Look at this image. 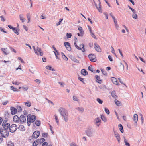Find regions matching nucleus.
I'll use <instances>...</instances> for the list:
<instances>
[{"instance_id":"38","label":"nucleus","mask_w":146,"mask_h":146,"mask_svg":"<svg viewBox=\"0 0 146 146\" xmlns=\"http://www.w3.org/2000/svg\"><path fill=\"white\" fill-rule=\"evenodd\" d=\"M42 146H52V145L51 144H50L48 146V143L44 142L42 144Z\"/></svg>"},{"instance_id":"47","label":"nucleus","mask_w":146,"mask_h":146,"mask_svg":"<svg viewBox=\"0 0 146 146\" xmlns=\"http://www.w3.org/2000/svg\"><path fill=\"white\" fill-rule=\"evenodd\" d=\"M74 45L76 47V48L78 49L79 50H82V48L80 47H79L76 44V42H75L74 43Z\"/></svg>"},{"instance_id":"63","label":"nucleus","mask_w":146,"mask_h":146,"mask_svg":"<svg viewBox=\"0 0 146 146\" xmlns=\"http://www.w3.org/2000/svg\"><path fill=\"white\" fill-rule=\"evenodd\" d=\"M52 47L53 48V49H54V50L55 51H54L56 53V52L57 53H58V50L56 49V48L54 47V45H53L52 46Z\"/></svg>"},{"instance_id":"24","label":"nucleus","mask_w":146,"mask_h":146,"mask_svg":"<svg viewBox=\"0 0 146 146\" xmlns=\"http://www.w3.org/2000/svg\"><path fill=\"white\" fill-rule=\"evenodd\" d=\"M10 88L11 90L15 92H19L20 90L19 89L15 88L13 86H10Z\"/></svg>"},{"instance_id":"26","label":"nucleus","mask_w":146,"mask_h":146,"mask_svg":"<svg viewBox=\"0 0 146 146\" xmlns=\"http://www.w3.org/2000/svg\"><path fill=\"white\" fill-rule=\"evenodd\" d=\"M78 30L80 31V32L82 36H83L84 31L82 29V28L80 26H79L78 27Z\"/></svg>"},{"instance_id":"17","label":"nucleus","mask_w":146,"mask_h":146,"mask_svg":"<svg viewBox=\"0 0 146 146\" xmlns=\"http://www.w3.org/2000/svg\"><path fill=\"white\" fill-rule=\"evenodd\" d=\"M99 1V3H98V5L97 6L96 4H95V6L96 7L97 9H98V10L99 12H102L101 9L100 7L101 5H100V4L101 3L99 0H98Z\"/></svg>"},{"instance_id":"10","label":"nucleus","mask_w":146,"mask_h":146,"mask_svg":"<svg viewBox=\"0 0 146 146\" xmlns=\"http://www.w3.org/2000/svg\"><path fill=\"white\" fill-rule=\"evenodd\" d=\"M64 45L67 50L69 51L71 50V48L70 47V44L68 42H65L64 43Z\"/></svg>"},{"instance_id":"54","label":"nucleus","mask_w":146,"mask_h":146,"mask_svg":"<svg viewBox=\"0 0 146 146\" xmlns=\"http://www.w3.org/2000/svg\"><path fill=\"white\" fill-rule=\"evenodd\" d=\"M45 141V139L44 138H42L40 139L39 142L40 143H43V142H44Z\"/></svg>"},{"instance_id":"25","label":"nucleus","mask_w":146,"mask_h":146,"mask_svg":"<svg viewBox=\"0 0 146 146\" xmlns=\"http://www.w3.org/2000/svg\"><path fill=\"white\" fill-rule=\"evenodd\" d=\"M101 118L102 119V121H104V122H106L107 121V120L106 118L105 117V116L102 115H101Z\"/></svg>"},{"instance_id":"23","label":"nucleus","mask_w":146,"mask_h":146,"mask_svg":"<svg viewBox=\"0 0 146 146\" xmlns=\"http://www.w3.org/2000/svg\"><path fill=\"white\" fill-rule=\"evenodd\" d=\"M19 17L20 20L22 22H24L25 21V19L23 18V14L19 15Z\"/></svg>"},{"instance_id":"1","label":"nucleus","mask_w":146,"mask_h":146,"mask_svg":"<svg viewBox=\"0 0 146 146\" xmlns=\"http://www.w3.org/2000/svg\"><path fill=\"white\" fill-rule=\"evenodd\" d=\"M58 111L61 115L64 118V121L66 122H67L69 119V115L68 111L65 108L60 107L58 110Z\"/></svg>"},{"instance_id":"57","label":"nucleus","mask_w":146,"mask_h":146,"mask_svg":"<svg viewBox=\"0 0 146 146\" xmlns=\"http://www.w3.org/2000/svg\"><path fill=\"white\" fill-rule=\"evenodd\" d=\"M12 83L13 84H15V85H18L20 83L19 82H16V81L14 82V81H13L12 82Z\"/></svg>"},{"instance_id":"52","label":"nucleus","mask_w":146,"mask_h":146,"mask_svg":"<svg viewBox=\"0 0 146 146\" xmlns=\"http://www.w3.org/2000/svg\"><path fill=\"white\" fill-rule=\"evenodd\" d=\"M88 69L89 70L91 71L92 72H94L93 70L92 67V66H88Z\"/></svg>"},{"instance_id":"62","label":"nucleus","mask_w":146,"mask_h":146,"mask_svg":"<svg viewBox=\"0 0 146 146\" xmlns=\"http://www.w3.org/2000/svg\"><path fill=\"white\" fill-rule=\"evenodd\" d=\"M108 58L110 61H113L112 58L110 55H109L108 56Z\"/></svg>"},{"instance_id":"9","label":"nucleus","mask_w":146,"mask_h":146,"mask_svg":"<svg viewBox=\"0 0 146 146\" xmlns=\"http://www.w3.org/2000/svg\"><path fill=\"white\" fill-rule=\"evenodd\" d=\"M40 132L38 131H34L32 135V137L35 138H37L40 135Z\"/></svg>"},{"instance_id":"41","label":"nucleus","mask_w":146,"mask_h":146,"mask_svg":"<svg viewBox=\"0 0 146 146\" xmlns=\"http://www.w3.org/2000/svg\"><path fill=\"white\" fill-rule=\"evenodd\" d=\"M55 118L56 123L58 125L59 124V119L56 114L54 115Z\"/></svg>"},{"instance_id":"16","label":"nucleus","mask_w":146,"mask_h":146,"mask_svg":"<svg viewBox=\"0 0 146 146\" xmlns=\"http://www.w3.org/2000/svg\"><path fill=\"white\" fill-rule=\"evenodd\" d=\"M111 80L114 84L117 85L119 84L118 83V81L116 78L114 77H112L111 78Z\"/></svg>"},{"instance_id":"5","label":"nucleus","mask_w":146,"mask_h":146,"mask_svg":"<svg viewBox=\"0 0 146 146\" xmlns=\"http://www.w3.org/2000/svg\"><path fill=\"white\" fill-rule=\"evenodd\" d=\"M88 57L91 61L95 62L97 60L96 55L93 54H89L88 55Z\"/></svg>"},{"instance_id":"49","label":"nucleus","mask_w":146,"mask_h":146,"mask_svg":"<svg viewBox=\"0 0 146 146\" xmlns=\"http://www.w3.org/2000/svg\"><path fill=\"white\" fill-rule=\"evenodd\" d=\"M63 20V19H62V18L60 19H59V22L56 23V25L58 26V25H59L60 24L61 22Z\"/></svg>"},{"instance_id":"6","label":"nucleus","mask_w":146,"mask_h":146,"mask_svg":"<svg viewBox=\"0 0 146 146\" xmlns=\"http://www.w3.org/2000/svg\"><path fill=\"white\" fill-rule=\"evenodd\" d=\"M26 120L25 116L22 115L19 117V123L21 124H23L26 123Z\"/></svg>"},{"instance_id":"22","label":"nucleus","mask_w":146,"mask_h":146,"mask_svg":"<svg viewBox=\"0 0 146 146\" xmlns=\"http://www.w3.org/2000/svg\"><path fill=\"white\" fill-rule=\"evenodd\" d=\"M118 127L121 132L122 133H123L124 132V130L122 125L121 124H119L118 125Z\"/></svg>"},{"instance_id":"43","label":"nucleus","mask_w":146,"mask_h":146,"mask_svg":"<svg viewBox=\"0 0 146 146\" xmlns=\"http://www.w3.org/2000/svg\"><path fill=\"white\" fill-rule=\"evenodd\" d=\"M124 142L126 146H130V144L127 141L126 139H124Z\"/></svg>"},{"instance_id":"56","label":"nucleus","mask_w":146,"mask_h":146,"mask_svg":"<svg viewBox=\"0 0 146 146\" xmlns=\"http://www.w3.org/2000/svg\"><path fill=\"white\" fill-rule=\"evenodd\" d=\"M101 71L104 75H106L107 74L106 72L104 69L101 70Z\"/></svg>"},{"instance_id":"46","label":"nucleus","mask_w":146,"mask_h":146,"mask_svg":"<svg viewBox=\"0 0 146 146\" xmlns=\"http://www.w3.org/2000/svg\"><path fill=\"white\" fill-rule=\"evenodd\" d=\"M17 110H18L19 112H20L22 110L21 107L20 106H17Z\"/></svg>"},{"instance_id":"33","label":"nucleus","mask_w":146,"mask_h":146,"mask_svg":"<svg viewBox=\"0 0 146 146\" xmlns=\"http://www.w3.org/2000/svg\"><path fill=\"white\" fill-rule=\"evenodd\" d=\"M38 143V140H36L33 143V146H37Z\"/></svg>"},{"instance_id":"44","label":"nucleus","mask_w":146,"mask_h":146,"mask_svg":"<svg viewBox=\"0 0 146 146\" xmlns=\"http://www.w3.org/2000/svg\"><path fill=\"white\" fill-rule=\"evenodd\" d=\"M97 101L100 104H101L103 103V101L99 98H97Z\"/></svg>"},{"instance_id":"51","label":"nucleus","mask_w":146,"mask_h":146,"mask_svg":"<svg viewBox=\"0 0 146 146\" xmlns=\"http://www.w3.org/2000/svg\"><path fill=\"white\" fill-rule=\"evenodd\" d=\"M133 17L135 19H137V15L135 13H134L132 15Z\"/></svg>"},{"instance_id":"35","label":"nucleus","mask_w":146,"mask_h":146,"mask_svg":"<svg viewBox=\"0 0 146 146\" xmlns=\"http://www.w3.org/2000/svg\"><path fill=\"white\" fill-rule=\"evenodd\" d=\"M35 123L37 126H39L40 125V121L39 120H36L35 121Z\"/></svg>"},{"instance_id":"29","label":"nucleus","mask_w":146,"mask_h":146,"mask_svg":"<svg viewBox=\"0 0 146 146\" xmlns=\"http://www.w3.org/2000/svg\"><path fill=\"white\" fill-rule=\"evenodd\" d=\"M76 109L82 113L84 111V109L82 107H78L76 108Z\"/></svg>"},{"instance_id":"2","label":"nucleus","mask_w":146,"mask_h":146,"mask_svg":"<svg viewBox=\"0 0 146 146\" xmlns=\"http://www.w3.org/2000/svg\"><path fill=\"white\" fill-rule=\"evenodd\" d=\"M36 119L35 115H31V114H28L27 116V122L28 126H30L31 123H33L35 120Z\"/></svg>"},{"instance_id":"61","label":"nucleus","mask_w":146,"mask_h":146,"mask_svg":"<svg viewBox=\"0 0 146 146\" xmlns=\"http://www.w3.org/2000/svg\"><path fill=\"white\" fill-rule=\"evenodd\" d=\"M48 135V133H44L42 134V137H47Z\"/></svg>"},{"instance_id":"18","label":"nucleus","mask_w":146,"mask_h":146,"mask_svg":"<svg viewBox=\"0 0 146 146\" xmlns=\"http://www.w3.org/2000/svg\"><path fill=\"white\" fill-rule=\"evenodd\" d=\"M96 79V82H97L101 84L102 82V80L100 79V78L99 76L98 75H96L95 76Z\"/></svg>"},{"instance_id":"20","label":"nucleus","mask_w":146,"mask_h":146,"mask_svg":"<svg viewBox=\"0 0 146 146\" xmlns=\"http://www.w3.org/2000/svg\"><path fill=\"white\" fill-rule=\"evenodd\" d=\"M81 73L84 76L87 75L88 74V72L85 69H82L81 71Z\"/></svg>"},{"instance_id":"39","label":"nucleus","mask_w":146,"mask_h":146,"mask_svg":"<svg viewBox=\"0 0 146 146\" xmlns=\"http://www.w3.org/2000/svg\"><path fill=\"white\" fill-rule=\"evenodd\" d=\"M7 146H14V144L12 142L10 141L8 142Z\"/></svg>"},{"instance_id":"64","label":"nucleus","mask_w":146,"mask_h":146,"mask_svg":"<svg viewBox=\"0 0 146 146\" xmlns=\"http://www.w3.org/2000/svg\"><path fill=\"white\" fill-rule=\"evenodd\" d=\"M23 28L25 29V31H27L28 30V29L27 26L25 25H23Z\"/></svg>"},{"instance_id":"4","label":"nucleus","mask_w":146,"mask_h":146,"mask_svg":"<svg viewBox=\"0 0 146 146\" xmlns=\"http://www.w3.org/2000/svg\"><path fill=\"white\" fill-rule=\"evenodd\" d=\"M17 127L16 124H12L9 128V131L12 133L15 132L17 129Z\"/></svg>"},{"instance_id":"32","label":"nucleus","mask_w":146,"mask_h":146,"mask_svg":"<svg viewBox=\"0 0 146 146\" xmlns=\"http://www.w3.org/2000/svg\"><path fill=\"white\" fill-rule=\"evenodd\" d=\"M80 47H82V52H84L85 51V48H84V46L83 44H81L80 45Z\"/></svg>"},{"instance_id":"60","label":"nucleus","mask_w":146,"mask_h":146,"mask_svg":"<svg viewBox=\"0 0 146 146\" xmlns=\"http://www.w3.org/2000/svg\"><path fill=\"white\" fill-rule=\"evenodd\" d=\"M52 68V67L51 66L48 65L46 66V69H49L50 70H51Z\"/></svg>"},{"instance_id":"53","label":"nucleus","mask_w":146,"mask_h":146,"mask_svg":"<svg viewBox=\"0 0 146 146\" xmlns=\"http://www.w3.org/2000/svg\"><path fill=\"white\" fill-rule=\"evenodd\" d=\"M73 99L75 101H78L79 100L77 97L75 96H73Z\"/></svg>"},{"instance_id":"15","label":"nucleus","mask_w":146,"mask_h":146,"mask_svg":"<svg viewBox=\"0 0 146 146\" xmlns=\"http://www.w3.org/2000/svg\"><path fill=\"white\" fill-rule=\"evenodd\" d=\"M13 119L15 122L18 123H19V117L17 115L14 116L13 117Z\"/></svg>"},{"instance_id":"37","label":"nucleus","mask_w":146,"mask_h":146,"mask_svg":"<svg viewBox=\"0 0 146 146\" xmlns=\"http://www.w3.org/2000/svg\"><path fill=\"white\" fill-rule=\"evenodd\" d=\"M25 104L28 107H30L31 106V103L29 101H27L24 102Z\"/></svg>"},{"instance_id":"48","label":"nucleus","mask_w":146,"mask_h":146,"mask_svg":"<svg viewBox=\"0 0 146 146\" xmlns=\"http://www.w3.org/2000/svg\"><path fill=\"white\" fill-rule=\"evenodd\" d=\"M8 27L10 29H12L13 31V30H14V29H15L16 27H13V26H11V25H8Z\"/></svg>"},{"instance_id":"13","label":"nucleus","mask_w":146,"mask_h":146,"mask_svg":"<svg viewBox=\"0 0 146 146\" xmlns=\"http://www.w3.org/2000/svg\"><path fill=\"white\" fill-rule=\"evenodd\" d=\"M94 48L98 52H100L101 50L100 46L96 43L94 44Z\"/></svg>"},{"instance_id":"30","label":"nucleus","mask_w":146,"mask_h":146,"mask_svg":"<svg viewBox=\"0 0 146 146\" xmlns=\"http://www.w3.org/2000/svg\"><path fill=\"white\" fill-rule=\"evenodd\" d=\"M114 101H115V102L117 106H120L121 105L120 103V102L119 101H118V100H117V99H115Z\"/></svg>"},{"instance_id":"11","label":"nucleus","mask_w":146,"mask_h":146,"mask_svg":"<svg viewBox=\"0 0 146 146\" xmlns=\"http://www.w3.org/2000/svg\"><path fill=\"white\" fill-rule=\"evenodd\" d=\"M94 123L98 127L100 125L101 120L99 118L97 117L94 119Z\"/></svg>"},{"instance_id":"58","label":"nucleus","mask_w":146,"mask_h":146,"mask_svg":"<svg viewBox=\"0 0 146 146\" xmlns=\"http://www.w3.org/2000/svg\"><path fill=\"white\" fill-rule=\"evenodd\" d=\"M35 82L37 84H40V80L39 79H37L35 80Z\"/></svg>"},{"instance_id":"12","label":"nucleus","mask_w":146,"mask_h":146,"mask_svg":"<svg viewBox=\"0 0 146 146\" xmlns=\"http://www.w3.org/2000/svg\"><path fill=\"white\" fill-rule=\"evenodd\" d=\"M10 110L11 113L13 115L16 114L17 113V109L14 107H11Z\"/></svg>"},{"instance_id":"45","label":"nucleus","mask_w":146,"mask_h":146,"mask_svg":"<svg viewBox=\"0 0 146 146\" xmlns=\"http://www.w3.org/2000/svg\"><path fill=\"white\" fill-rule=\"evenodd\" d=\"M128 7L129 8V9L132 11V12L133 13H136V10H135L134 9L132 8L129 5H128Z\"/></svg>"},{"instance_id":"31","label":"nucleus","mask_w":146,"mask_h":146,"mask_svg":"<svg viewBox=\"0 0 146 146\" xmlns=\"http://www.w3.org/2000/svg\"><path fill=\"white\" fill-rule=\"evenodd\" d=\"M7 48H1V50L3 52L5 55H7L8 54V53H7L6 52V49Z\"/></svg>"},{"instance_id":"55","label":"nucleus","mask_w":146,"mask_h":146,"mask_svg":"<svg viewBox=\"0 0 146 146\" xmlns=\"http://www.w3.org/2000/svg\"><path fill=\"white\" fill-rule=\"evenodd\" d=\"M72 36V35L71 33H67L66 34V36L67 38H70Z\"/></svg>"},{"instance_id":"50","label":"nucleus","mask_w":146,"mask_h":146,"mask_svg":"<svg viewBox=\"0 0 146 146\" xmlns=\"http://www.w3.org/2000/svg\"><path fill=\"white\" fill-rule=\"evenodd\" d=\"M90 34L91 36L93 38H95L96 39H97V38H96V37L95 36L94 34L92 32L90 33Z\"/></svg>"},{"instance_id":"3","label":"nucleus","mask_w":146,"mask_h":146,"mask_svg":"<svg viewBox=\"0 0 146 146\" xmlns=\"http://www.w3.org/2000/svg\"><path fill=\"white\" fill-rule=\"evenodd\" d=\"M86 135L88 137H91L93 136V131L91 127L87 128L85 131Z\"/></svg>"},{"instance_id":"19","label":"nucleus","mask_w":146,"mask_h":146,"mask_svg":"<svg viewBox=\"0 0 146 146\" xmlns=\"http://www.w3.org/2000/svg\"><path fill=\"white\" fill-rule=\"evenodd\" d=\"M138 120V115L136 114H135L133 115V120L135 123H137Z\"/></svg>"},{"instance_id":"59","label":"nucleus","mask_w":146,"mask_h":146,"mask_svg":"<svg viewBox=\"0 0 146 146\" xmlns=\"http://www.w3.org/2000/svg\"><path fill=\"white\" fill-rule=\"evenodd\" d=\"M140 115L141 116V121L142 123L144 121V119L143 117V116L142 114H140Z\"/></svg>"},{"instance_id":"42","label":"nucleus","mask_w":146,"mask_h":146,"mask_svg":"<svg viewBox=\"0 0 146 146\" xmlns=\"http://www.w3.org/2000/svg\"><path fill=\"white\" fill-rule=\"evenodd\" d=\"M105 111L106 113L108 115L110 113V111L109 110L106 108H105Z\"/></svg>"},{"instance_id":"36","label":"nucleus","mask_w":146,"mask_h":146,"mask_svg":"<svg viewBox=\"0 0 146 146\" xmlns=\"http://www.w3.org/2000/svg\"><path fill=\"white\" fill-rule=\"evenodd\" d=\"M15 30L14 29V30H13V31L17 35H18L19 34V30H17V29L16 27L15 28Z\"/></svg>"},{"instance_id":"14","label":"nucleus","mask_w":146,"mask_h":146,"mask_svg":"<svg viewBox=\"0 0 146 146\" xmlns=\"http://www.w3.org/2000/svg\"><path fill=\"white\" fill-rule=\"evenodd\" d=\"M10 126V124L9 123H7L6 124L3 125V126H2L3 127V128H4L3 129V132H4V131H5V130H8V128H9V126Z\"/></svg>"},{"instance_id":"34","label":"nucleus","mask_w":146,"mask_h":146,"mask_svg":"<svg viewBox=\"0 0 146 146\" xmlns=\"http://www.w3.org/2000/svg\"><path fill=\"white\" fill-rule=\"evenodd\" d=\"M78 79L80 81H81L84 84H85L86 83L84 82V79L82 78H81L80 76L78 77Z\"/></svg>"},{"instance_id":"27","label":"nucleus","mask_w":146,"mask_h":146,"mask_svg":"<svg viewBox=\"0 0 146 146\" xmlns=\"http://www.w3.org/2000/svg\"><path fill=\"white\" fill-rule=\"evenodd\" d=\"M111 96L114 98H116L117 97V96L116 95V92L115 91H113L111 92Z\"/></svg>"},{"instance_id":"21","label":"nucleus","mask_w":146,"mask_h":146,"mask_svg":"<svg viewBox=\"0 0 146 146\" xmlns=\"http://www.w3.org/2000/svg\"><path fill=\"white\" fill-rule=\"evenodd\" d=\"M18 129L21 131H24L25 129L24 126L22 125H20L18 127Z\"/></svg>"},{"instance_id":"8","label":"nucleus","mask_w":146,"mask_h":146,"mask_svg":"<svg viewBox=\"0 0 146 146\" xmlns=\"http://www.w3.org/2000/svg\"><path fill=\"white\" fill-rule=\"evenodd\" d=\"M3 129L2 130L1 132V135H2V137L4 138L7 137L9 135V131L8 130H5L4 131V132H3Z\"/></svg>"},{"instance_id":"40","label":"nucleus","mask_w":146,"mask_h":146,"mask_svg":"<svg viewBox=\"0 0 146 146\" xmlns=\"http://www.w3.org/2000/svg\"><path fill=\"white\" fill-rule=\"evenodd\" d=\"M37 50L39 52L40 55L41 56H42L43 55V53L41 52V50L40 48H39L37 47Z\"/></svg>"},{"instance_id":"28","label":"nucleus","mask_w":146,"mask_h":146,"mask_svg":"<svg viewBox=\"0 0 146 146\" xmlns=\"http://www.w3.org/2000/svg\"><path fill=\"white\" fill-rule=\"evenodd\" d=\"M61 55L62 56V58L63 59L66 60V61H67L68 60V58L62 52H61Z\"/></svg>"},{"instance_id":"7","label":"nucleus","mask_w":146,"mask_h":146,"mask_svg":"<svg viewBox=\"0 0 146 146\" xmlns=\"http://www.w3.org/2000/svg\"><path fill=\"white\" fill-rule=\"evenodd\" d=\"M113 132L114 135L117 139L118 143H119L121 140L119 134L117 131H115L114 130Z\"/></svg>"}]
</instances>
